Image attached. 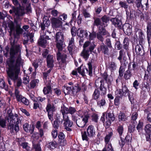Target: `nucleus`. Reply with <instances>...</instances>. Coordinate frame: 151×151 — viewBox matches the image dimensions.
<instances>
[{
  "instance_id": "obj_1",
  "label": "nucleus",
  "mask_w": 151,
  "mask_h": 151,
  "mask_svg": "<svg viewBox=\"0 0 151 151\" xmlns=\"http://www.w3.org/2000/svg\"><path fill=\"white\" fill-rule=\"evenodd\" d=\"M10 49V57L7 61L9 66L7 73L9 77L12 80L17 87L22 84L21 79L19 77L20 67L23 63L21 57L20 47L19 45H13L11 44Z\"/></svg>"
},
{
  "instance_id": "obj_2",
  "label": "nucleus",
  "mask_w": 151,
  "mask_h": 151,
  "mask_svg": "<svg viewBox=\"0 0 151 151\" xmlns=\"http://www.w3.org/2000/svg\"><path fill=\"white\" fill-rule=\"evenodd\" d=\"M5 116V118L9 123L7 126L8 129L11 133L14 132V130L16 132H18L19 130L18 124L21 123L22 119V116H18L17 114L14 115L10 109L7 110Z\"/></svg>"
},
{
  "instance_id": "obj_3",
  "label": "nucleus",
  "mask_w": 151,
  "mask_h": 151,
  "mask_svg": "<svg viewBox=\"0 0 151 151\" xmlns=\"http://www.w3.org/2000/svg\"><path fill=\"white\" fill-rule=\"evenodd\" d=\"M15 25L13 22L10 21L8 23V27L9 28L10 35H13L15 38L17 37L22 34L23 32V30L27 31L29 28V26L24 25L21 28V23L18 22L17 20H14Z\"/></svg>"
},
{
  "instance_id": "obj_4",
  "label": "nucleus",
  "mask_w": 151,
  "mask_h": 151,
  "mask_svg": "<svg viewBox=\"0 0 151 151\" xmlns=\"http://www.w3.org/2000/svg\"><path fill=\"white\" fill-rule=\"evenodd\" d=\"M42 32L40 37L38 40V43L39 45L44 47L47 43L46 40L50 39L49 37H52L51 35L52 32L47 30L45 31V32L43 31Z\"/></svg>"
},
{
  "instance_id": "obj_5",
  "label": "nucleus",
  "mask_w": 151,
  "mask_h": 151,
  "mask_svg": "<svg viewBox=\"0 0 151 151\" xmlns=\"http://www.w3.org/2000/svg\"><path fill=\"white\" fill-rule=\"evenodd\" d=\"M56 42V47L59 51L57 54V60H61L62 62L63 63H64L66 61V55L65 54L61 55L60 52V51H61L63 49V42Z\"/></svg>"
},
{
  "instance_id": "obj_6",
  "label": "nucleus",
  "mask_w": 151,
  "mask_h": 151,
  "mask_svg": "<svg viewBox=\"0 0 151 151\" xmlns=\"http://www.w3.org/2000/svg\"><path fill=\"white\" fill-rule=\"evenodd\" d=\"M88 65L89 70L86 68H84L81 69V68L79 67L77 68L78 72L83 76L88 73L90 76H91L92 74V67L91 63L90 62L88 63Z\"/></svg>"
},
{
  "instance_id": "obj_7",
  "label": "nucleus",
  "mask_w": 151,
  "mask_h": 151,
  "mask_svg": "<svg viewBox=\"0 0 151 151\" xmlns=\"http://www.w3.org/2000/svg\"><path fill=\"white\" fill-rule=\"evenodd\" d=\"M95 84L96 86H100V90L101 92V93L103 95L105 94L106 92V88L104 86V82L103 80L101 78H98L95 81Z\"/></svg>"
},
{
  "instance_id": "obj_8",
  "label": "nucleus",
  "mask_w": 151,
  "mask_h": 151,
  "mask_svg": "<svg viewBox=\"0 0 151 151\" xmlns=\"http://www.w3.org/2000/svg\"><path fill=\"white\" fill-rule=\"evenodd\" d=\"M89 117V114L85 115L83 118L81 117L77 119L76 124L78 127L81 128L84 127L88 122Z\"/></svg>"
},
{
  "instance_id": "obj_9",
  "label": "nucleus",
  "mask_w": 151,
  "mask_h": 151,
  "mask_svg": "<svg viewBox=\"0 0 151 151\" xmlns=\"http://www.w3.org/2000/svg\"><path fill=\"white\" fill-rule=\"evenodd\" d=\"M46 109L47 112L49 119L52 122L53 120V112L55 111V107L49 103L47 104Z\"/></svg>"
},
{
  "instance_id": "obj_10",
  "label": "nucleus",
  "mask_w": 151,
  "mask_h": 151,
  "mask_svg": "<svg viewBox=\"0 0 151 151\" xmlns=\"http://www.w3.org/2000/svg\"><path fill=\"white\" fill-rule=\"evenodd\" d=\"M52 83L50 81H48L46 83V86L43 89V92L45 94H47V96L52 97L51 96L52 93Z\"/></svg>"
},
{
  "instance_id": "obj_11",
  "label": "nucleus",
  "mask_w": 151,
  "mask_h": 151,
  "mask_svg": "<svg viewBox=\"0 0 151 151\" xmlns=\"http://www.w3.org/2000/svg\"><path fill=\"white\" fill-rule=\"evenodd\" d=\"M13 12L17 19H19L20 17L23 16L25 13L24 7L21 6L19 7H14Z\"/></svg>"
},
{
  "instance_id": "obj_12",
  "label": "nucleus",
  "mask_w": 151,
  "mask_h": 151,
  "mask_svg": "<svg viewBox=\"0 0 151 151\" xmlns=\"http://www.w3.org/2000/svg\"><path fill=\"white\" fill-rule=\"evenodd\" d=\"M63 119L64 121L65 129L67 131H71L72 129L70 127L72 126L73 122L70 120L69 116L63 118Z\"/></svg>"
},
{
  "instance_id": "obj_13",
  "label": "nucleus",
  "mask_w": 151,
  "mask_h": 151,
  "mask_svg": "<svg viewBox=\"0 0 151 151\" xmlns=\"http://www.w3.org/2000/svg\"><path fill=\"white\" fill-rule=\"evenodd\" d=\"M135 32L137 35V34L138 35L139 43H143L145 39V37L142 31L140 29H136Z\"/></svg>"
},
{
  "instance_id": "obj_14",
  "label": "nucleus",
  "mask_w": 151,
  "mask_h": 151,
  "mask_svg": "<svg viewBox=\"0 0 151 151\" xmlns=\"http://www.w3.org/2000/svg\"><path fill=\"white\" fill-rule=\"evenodd\" d=\"M107 47L103 42L98 48V50L99 52H102L104 54H108L109 50Z\"/></svg>"
},
{
  "instance_id": "obj_15",
  "label": "nucleus",
  "mask_w": 151,
  "mask_h": 151,
  "mask_svg": "<svg viewBox=\"0 0 151 151\" xmlns=\"http://www.w3.org/2000/svg\"><path fill=\"white\" fill-rule=\"evenodd\" d=\"M143 43H139L136 45L135 47V51L137 55H143L144 54L142 44Z\"/></svg>"
},
{
  "instance_id": "obj_16",
  "label": "nucleus",
  "mask_w": 151,
  "mask_h": 151,
  "mask_svg": "<svg viewBox=\"0 0 151 151\" xmlns=\"http://www.w3.org/2000/svg\"><path fill=\"white\" fill-rule=\"evenodd\" d=\"M125 33L128 35H130L132 33V26L130 24L126 23L124 24L122 27Z\"/></svg>"
},
{
  "instance_id": "obj_17",
  "label": "nucleus",
  "mask_w": 151,
  "mask_h": 151,
  "mask_svg": "<svg viewBox=\"0 0 151 151\" xmlns=\"http://www.w3.org/2000/svg\"><path fill=\"white\" fill-rule=\"evenodd\" d=\"M54 62L53 55H48L47 58V66L49 68H52L54 66Z\"/></svg>"
},
{
  "instance_id": "obj_18",
  "label": "nucleus",
  "mask_w": 151,
  "mask_h": 151,
  "mask_svg": "<svg viewBox=\"0 0 151 151\" xmlns=\"http://www.w3.org/2000/svg\"><path fill=\"white\" fill-rule=\"evenodd\" d=\"M51 22L52 25L54 27H59L62 25V22L59 19L53 18L52 19Z\"/></svg>"
},
{
  "instance_id": "obj_19",
  "label": "nucleus",
  "mask_w": 151,
  "mask_h": 151,
  "mask_svg": "<svg viewBox=\"0 0 151 151\" xmlns=\"http://www.w3.org/2000/svg\"><path fill=\"white\" fill-rule=\"evenodd\" d=\"M108 75L106 73H104L102 76V77L100 78H101L102 79L106 81V83L108 84V88L109 90L111 89L112 86H111V83L109 79L108 78Z\"/></svg>"
},
{
  "instance_id": "obj_20",
  "label": "nucleus",
  "mask_w": 151,
  "mask_h": 151,
  "mask_svg": "<svg viewBox=\"0 0 151 151\" xmlns=\"http://www.w3.org/2000/svg\"><path fill=\"white\" fill-rule=\"evenodd\" d=\"M86 131L88 137H92L95 134V129L94 127L92 125H90L88 126L87 129Z\"/></svg>"
},
{
  "instance_id": "obj_21",
  "label": "nucleus",
  "mask_w": 151,
  "mask_h": 151,
  "mask_svg": "<svg viewBox=\"0 0 151 151\" xmlns=\"http://www.w3.org/2000/svg\"><path fill=\"white\" fill-rule=\"evenodd\" d=\"M111 21L115 27L121 29L123 27L121 21L117 18H113L111 19Z\"/></svg>"
},
{
  "instance_id": "obj_22",
  "label": "nucleus",
  "mask_w": 151,
  "mask_h": 151,
  "mask_svg": "<svg viewBox=\"0 0 151 151\" xmlns=\"http://www.w3.org/2000/svg\"><path fill=\"white\" fill-rule=\"evenodd\" d=\"M27 39L23 40V43L24 45H27L29 40V38L30 39V42H32L33 41V37L34 36V33H33L27 32L26 34Z\"/></svg>"
},
{
  "instance_id": "obj_23",
  "label": "nucleus",
  "mask_w": 151,
  "mask_h": 151,
  "mask_svg": "<svg viewBox=\"0 0 151 151\" xmlns=\"http://www.w3.org/2000/svg\"><path fill=\"white\" fill-rule=\"evenodd\" d=\"M88 46L90 51L92 52L94 50L96 45L93 42L91 43L89 41H86L83 45V49H86V48Z\"/></svg>"
},
{
  "instance_id": "obj_24",
  "label": "nucleus",
  "mask_w": 151,
  "mask_h": 151,
  "mask_svg": "<svg viewBox=\"0 0 151 151\" xmlns=\"http://www.w3.org/2000/svg\"><path fill=\"white\" fill-rule=\"evenodd\" d=\"M23 128L24 130L26 132L32 134L34 131V126L32 125V128L30 129L31 126L29 125V124L27 123H25L23 125Z\"/></svg>"
},
{
  "instance_id": "obj_25",
  "label": "nucleus",
  "mask_w": 151,
  "mask_h": 151,
  "mask_svg": "<svg viewBox=\"0 0 151 151\" xmlns=\"http://www.w3.org/2000/svg\"><path fill=\"white\" fill-rule=\"evenodd\" d=\"M55 42H63L64 34L62 32H57L55 35Z\"/></svg>"
},
{
  "instance_id": "obj_26",
  "label": "nucleus",
  "mask_w": 151,
  "mask_h": 151,
  "mask_svg": "<svg viewBox=\"0 0 151 151\" xmlns=\"http://www.w3.org/2000/svg\"><path fill=\"white\" fill-rule=\"evenodd\" d=\"M105 26L104 25H100L98 27V33L101 34L103 35H109V34L106 30Z\"/></svg>"
},
{
  "instance_id": "obj_27",
  "label": "nucleus",
  "mask_w": 151,
  "mask_h": 151,
  "mask_svg": "<svg viewBox=\"0 0 151 151\" xmlns=\"http://www.w3.org/2000/svg\"><path fill=\"white\" fill-rule=\"evenodd\" d=\"M68 108L66 107L64 105L61 106L60 112L62 114L63 118L68 116Z\"/></svg>"
},
{
  "instance_id": "obj_28",
  "label": "nucleus",
  "mask_w": 151,
  "mask_h": 151,
  "mask_svg": "<svg viewBox=\"0 0 151 151\" xmlns=\"http://www.w3.org/2000/svg\"><path fill=\"white\" fill-rule=\"evenodd\" d=\"M89 50L87 49H83L82 52L81 53V56L87 60L89 58Z\"/></svg>"
},
{
  "instance_id": "obj_29",
  "label": "nucleus",
  "mask_w": 151,
  "mask_h": 151,
  "mask_svg": "<svg viewBox=\"0 0 151 151\" xmlns=\"http://www.w3.org/2000/svg\"><path fill=\"white\" fill-rule=\"evenodd\" d=\"M121 89L123 95L126 96H128L129 100H131V98L130 97V96L129 91L126 86V85H122Z\"/></svg>"
},
{
  "instance_id": "obj_30",
  "label": "nucleus",
  "mask_w": 151,
  "mask_h": 151,
  "mask_svg": "<svg viewBox=\"0 0 151 151\" xmlns=\"http://www.w3.org/2000/svg\"><path fill=\"white\" fill-rule=\"evenodd\" d=\"M119 4L121 7L125 9L127 15L129 16V12L128 10L129 6L126 2L125 1H120L119 3Z\"/></svg>"
},
{
  "instance_id": "obj_31",
  "label": "nucleus",
  "mask_w": 151,
  "mask_h": 151,
  "mask_svg": "<svg viewBox=\"0 0 151 151\" xmlns=\"http://www.w3.org/2000/svg\"><path fill=\"white\" fill-rule=\"evenodd\" d=\"M78 31H79V36L82 37H85L87 38H88V33L86 30H85L80 29H78Z\"/></svg>"
},
{
  "instance_id": "obj_32",
  "label": "nucleus",
  "mask_w": 151,
  "mask_h": 151,
  "mask_svg": "<svg viewBox=\"0 0 151 151\" xmlns=\"http://www.w3.org/2000/svg\"><path fill=\"white\" fill-rule=\"evenodd\" d=\"M128 116L122 112H120L118 116V119L119 121H125L127 120Z\"/></svg>"
},
{
  "instance_id": "obj_33",
  "label": "nucleus",
  "mask_w": 151,
  "mask_h": 151,
  "mask_svg": "<svg viewBox=\"0 0 151 151\" xmlns=\"http://www.w3.org/2000/svg\"><path fill=\"white\" fill-rule=\"evenodd\" d=\"M19 145L22 146V148L28 151L29 150V147L28 145V143L26 142H22L20 141H19Z\"/></svg>"
},
{
  "instance_id": "obj_34",
  "label": "nucleus",
  "mask_w": 151,
  "mask_h": 151,
  "mask_svg": "<svg viewBox=\"0 0 151 151\" xmlns=\"http://www.w3.org/2000/svg\"><path fill=\"white\" fill-rule=\"evenodd\" d=\"M100 92L98 89H96L92 95V98L94 100H97L100 97Z\"/></svg>"
},
{
  "instance_id": "obj_35",
  "label": "nucleus",
  "mask_w": 151,
  "mask_h": 151,
  "mask_svg": "<svg viewBox=\"0 0 151 151\" xmlns=\"http://www.w3.org/2000/svg\"><path fill=\"white\" fill-rule=\"evenodd\" d=\"M63 122V119H61V121L55 120L53 122V124H52L53 127L55 129H58L60 125L62 124Z\"/></svg>"
},
{
  "instance_id": "obj_36",
  "label": "nucleus",
  "mask_w": 151,
  "mask_h": 151,
  "mask_svg": "<svg viewBox=\"0 0 151 151\" xmlns=\"http://www.w3.org/2000/svg\"><path fill=\"white\" fill-rule=\"evenodd\" d=\"M63 91L65 95L68 94L71 92H72V86H65L63 89Z\"/></svg>"
},
{
  "instance_id": "obj_37",
  "label": "nucleus",
  "mask_w": 151,
  "mask_h": 151,
  "mask_svg": "<svg viewBox=\"0 0 151 151\" xmlns=\"http://www.w3.org/2000/svg\"><path fill=\"white\" fill-rule=\"evenodd\" d=\"M72 93L76 92L77 93L81 90V88L78 84H76L74 86H72Z\"/></svg>"
},
{
  "instance_id": "obj_38",
  "label": "nucleus",
  "mask_w": 151,
  "mask_h": 151,
  "mask_svg": "<svg viewBox=\"0 0 151 151\" xmlns=\"http://www.w3.org/2000/svg\"><path fill=\"white\" fill-rule=\"evenodd\" d=\"M39 82V80L38 79H34L31 81L30 83V88H34L38 86Z\"/></svg>"
},
{
  "instance_id": "obj_39",
  "label": "nucleus",
  "mask_w": 151,
  "mask_h": 151,
  "mask_svg": "<svg viewBox=\"0 0 151 151\" xmlns=\"http://www.w3.org/2000/svg\"><path fill=\"white\" fill-rule=\"evenodd\" d=\"M123 47L127 50L128 49L129 45V39L127 37H125L123 41Z\"/></svg>"
},
{
  "instance_id": "obj_40",
  "label": "nucleus",
  "mask_w": 151,
  "mask_h": 151,
  "mask_svg": "<svg viewBox=\"0 0 151 151\" xmlns=\"http://www.w3.org/2000/svg\"><path fill=\"white\" fill-rule=\"evenodd\" d=\"M94 21L93 25L96 26H100V25H104V24L102 23L101 19L99 18H94Z\"/></svg>"
},
{
  "instance_id": "obj_41",
  "label": "nucleus",
  "mask_w": 151,
  "mask_h": 151,
  "mask_svg": "<svg viewBox=\"0 0 151 151\" xmlns=\"http://www.w3.org/2000/svg\"><path fill=\"white\" fill-rule=\"evenodd\" d=\"M113 135V133L110 132L109 134L106 135L104 138V141L106 144L110 143L109 142L110 138Z\"/></svg>"
},
{
  "instance_id": "obj_42",
  "label": "nucleus",
  "mask_w": 151,
  "mask_h": 151,
  "mask_svg": "<svg viewBox=\"0 0 151 151\" xmlns=\"http://www.w3.org/2000/svg\"><path fill=\"white\" fill-rule=\"evenodd\" d=\"M106 118L107 119L114 121L115 119V117L113 113H108L106 115Z\"/></svg>"
},
{
  "instance_id": "obj_43",
  "label": "nucleus",
  "mask_w": 151,
  "mask_h": 151,
  "mask_svg": "<svg viewBox=\"0 0 151 151\" xmlns=\"http://www.w3.org/2000/svg\"><path fill=\"white\" fill-rule=\"evenodd\" d=\"M0 88H4L6 90H8V86L6 85L4 81L2 79H0Z\"/></svg>"
},
{
  "instance_id": "obj_44",
  "label": "nucleus",
  "mask_w": 151,
  "mask_h": 151,
  "mask_svg": "<svg viewBox=\"0 0 151 151\" xmlns=\"http://www.w3.org/2000/svg\"><path fill=\"white\" fill-rule=\"evenodd\" d=\"M142 0H136L135 4L136 6L138 9H141L143 7V6L142 3Z\"/></svg>"
},
{
  "instance_id": "obj_45",
  "label": "nucleus",
  "mask_w": 151,
  "mask_h": 151,
  "mask_svg": "<svg viewBox=\"0 0 151 151\" xmlns=\"http://www.w3.org/2000/svg\"><path fill=\"white\" fill-rule=\"evenodd\" d=\"M57 145V143L55 141H52L49 142L48 144V147L50 149H53L55 148Z\"/></svg>"
},
{
  "instance_id": "obj_46",
  "label": "nucleus",
  "mask_w": 151,
  "mask_h": 151,
  "mask_svg": "<svg viewBox=\"0 0 151 151\" xmlns=\"http://www.w3.org/2000/svg\"><path fill=\"white\" fill-rule=\"evenodd\" d=\"M106 103V101L104 99H102L101 100L98 101H97V105L101 107L105 105Z\"/></svg>"
},
{
  "instance_id": "obj_47",
  "label": "nucleus",
  "mask_w": 151,
  "mask_h": 151,
  "mask_svg": "<svg viewBox=\"0 0 151 151\" xmlns=\"http://www.w3.org/2000/svg\"><path fill=\"white\" fill-rule=\"evenodd\" d=\"M109 68L111 71L116 70V65L115 62H111L109 64Z\"/></svg>"
},
{
  "instance_id": "obj_48",
  "label": "nucleus",
  "mask_w": 151,
  "mask_h": 151,
  "mask_svg": "<svg viewBox=\"0 0 151 151\" xmlns=\"http://www.w3.org/2000/svg\"><path fill=\"white\" fill-rule=\"evenodd\" d=\"M132 74L131 71L129 70H128L126 71L124 76V77L125 79H128L130 78Z\"/></svg>"
},
{
  "instance_id": "obj_49",
  "label": "nucleus",
  "mask_w": 151,
  "mask_h": 151,
  "mask_svg": "<svg viewBox=\"0 0 151 151\" xmlns=\"http://www.w3.org/2000/svg\"><path fill=\"white\" fill-rule=\"evenodd\" d=\"M145 130L146 133L148 134H150L151 132V124H148L146 125Z\"/></svg>"
},
{
  "instance_id": "obj_50",
  "label": "nucleus",
  "mask_w": 151,
  "mask_h": 151,
  "mask_svg": "<svg viewBox=\"0 0 151 151\" xmlns=\"http://www.w3.org/2000/svg\"><path fill=\"white\" fill-rule=\"evenodd\" d=\"M42 62V60L41 59H38L37 62L36 61L33 63V65L35 68V69H36L39 66L41 65Z\"/></svg>"
},
{
  "instance_id": "obj_51",
  "label": "nucleus",
  "mask_w": 151,
  "mask_h": 151,
  "mask_svg": "<svg viewBox=\"0 0 151 151\" xmlns=\"http://www.w3.org/2000/svg\"><path fill=\"white\" fill-rule=\"evenodd\" d=\"M78 114L79 116L83 118L85 116V115L86 114H88V113L85 111H84L83 110H80L78 111Z\"/></svg>"
},
{
  "instance_id": "obj_52",
  "label": "nucleus",
  "mask_w": 151,
  "mask_h": 151,
  "mask_svg": "<svg viewBox=\"0 0 151 151\" xmlns=\"http://www.w3.org/2000/svg\"><path fill=\"white\" fill-rule=\"evenodd\" d=\"M115 94L116 96L121 98L123 95L121 89H117L115 91Z\"/></svg>"
},
{
  "instance_id": "obj_53",
  "label": "nucleus",
  "mask_w": 151,
  "mask_h": 151,
  "mask_svg": "<svg viewBox=\"0 0 151 151\" xmlns=\"http://www.w3.org/2000/svg\"><path fill=\"white\" fill-rule=\"evenodd\" d=\"M106 144V147L105 148H106V150L108 151H113V148L110 143Z\"/></svg>"
},
{
  "instance_id": "obj_54",
  "label": "nucleus",
  "mask_w": 151,
  "mask_h": 151,
  "mask_svg": "<svg viewBox=\"0 0 151 151\" xmlns=\"http://www.w3.org/2000/svg\"><path fill=\"white\" fill-rule=\"evenodd\" d=\"M143 125V122L142 121L139 120V122L138 125L137 127V129L138 130L139 132L140 131L142 130Z\"/></svg>"
},
{
  "instance_id": "obj_55",
  "label": "nucleus",
  "mask_w": 151,
  "mask_h": 151,
  "mask_svg": "<svg viewBox=\"0 0 151 151\" xmlns=\"http://www.w3.org/2000/svg\"><path fill=\"white\" fill-rule=\"evenodd\" d=\"M97 34L95 32L93 31L92 33H90L89 38L90 40H93L96 38Z\"/></svg>"
},
{
  "instance_id": "obj_56",
  "label": "nucleus",
  "mask_w": 151,
  "mask_h": 151,
  "mask_svg": "<svg viewBox=\"0 0 151 151\" xmlns=\"http://www.w3.org/2000/svg\"><path fill=\"white\" fill-rule=\"evenodd\" d=\"M117 131L118 132L120 136H121L123 132V127L122 125H119L117 128Z\"/></svg>"
},
{
  "instance_id": "obj_57",
  "label": "nucleus",
  "mask_w": 151,
  "mask_h": 151,
  "mask_svg": "<svg viewBox=\"0 0 151 151\" xmlns=\"http://www.w3.org/2000/svg\"><path fill=\"white\" fill-rule=\"evenodd\" d=\"M0 126L2 128H5L6 126V119H0Z\"/></svg>"
},
{
  "instance_id": "obj_58",
  "label": "nucleus",
  "mask_w": 151,
  "mask_h": 151,
  "mask_svg": "<svg viewBox=\"0 0 151 151\" xmlns=\"http://www.w3.org/2000/svg\"><path fill=\"white\" fill-rule=\"evenodd\" d=\"M130 6L129 7V16L127 15V17L129 18V19H132L133 18V16L132 14L133 12H135L134 11L133 9H130Z\"/></svg>"
},
{
  "instance_id": "obj_59",
  "label": "nucleus",
  "mask_w": 151,
  "mask_h": 151,
  "mask_svg": "<svg viewBox=\"0 0 151 151\" xmlns=\"http://www.w3.org/2000/svg\"><path fill=\"white\" fill-rule=\"evenodd\" d=\"M68 113H70L72 115L74 114L76 111V110L75 108L71 106H70L68 108Z\"/></svg>"
},
{
  "instance_id": "obj_60",
  "label": "nucleus",
  "mask_w": 151,
  "mask_h": 151,
  "mask_svg": "<svg viewBox=\"0 0 151 151\" xmlns=\"http://www.w3.org/2000/svg\"><path fill=\"white\" fill-rule=\"evenodd\" d=\"M92 119L95 122H97L98 119V114L96 113H93L91 115Z\"/></svg>"
},
{
  "instance_id": "obj_61",
  "label": "nucleus",
  "mask_w": 151,
  "mask_h": 151,
  "mask_svg": "<svg viewBox=\"0 0 151 151\" xmlns=\"http://www.w3.org/2000/svg\"><path fill=\"white\" fill-rule=\"evenodd\" d=\"M83 13L84 17L86 18L90 17H91L90 13L85 9H83Z\"/></svg>"
},
{
  "instance_id": "obj_62",
  "label": "nucleus",
  "mask_w": 151,
  "mask_h": 151,
  "mask_svg": "<svg viewBox=\"0 0 151 151\" xmlns=\"http://www.w3.org/2000/svg\"><path fill=\"white\" fill-rule=\"evenodd\" d=\"M120 140H119V143L121 148H122L125 144L124 139L121 136H120Z\"/></svg>"
},
{
  "instance_id": "obj_63",
  "label": "nucleus",
  "mask_w": 151,
  "mask_h": 151,
  "mask_svg": "<svg viewBox=\"0 0 151 151\" xmlns=\"http://www.w3.org/2000/svg\"><path fill=\"white\" fill-rule=\"evenodd\" d=\"M68 48L70 54H72L75 49V46H68Z\"/></svg>"
},
{
  "instance_id": "obj_64",
  "label": "nucleus",
  "mask_w": 151,
  "mask_h": 151,
  "mask_svg": "<svg viewBox=\"0 0 151 151\" xmlns=\"http://www.w3.org/2000/svg\"><path fill=\"white\" fill-rule=\"evenodd\" d=\"M105 44L106 45V46L109 48L112 47V46L111 43V40L109 38H107L105 41Z\"/></svg>"
}]
</instances>
